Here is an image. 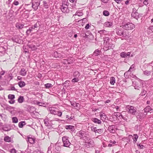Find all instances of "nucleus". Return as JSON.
<instances>
[{
    "label": "nucleus",
    "instance_id": "obj_11",
    "mask_svg": "<svg viewBox=\"0 0 153 153\" xmlns=\"http://www.w3.org/2000/svg\"><path fill=\"white\" fill-rule=\"evenodd\" d=\"M51 114L55 115L57 111V108L54 107H50L48 108Z\"/></svg>",
    "mask_w": 153,
    "mask_h": 153
},
{
    "label": "nucleus",
    "instance_id": "obj_8",
    "mask_svg": "<svg viewBox=\"0 0 153 153\" xmlns=\"http://www.w3.org/2000/svg\"><path fill=\"white\" fill-rule=\"evenodd\" d=\"M67 5L62 4L61 7V10L64 13H68L69 12V10Z\"/></svg>",
    "mask_w": 153,
    "mask_h": 153
},
{
    "label": "nucleus",
    "instance_id": "obj_51",
    "mask_svg": "<svg viewBox=\"0 0 153 153\" xmlns=\"http://www.w3.org/2000/svg\"><path fill=\"white\" fill-rule=\"evenodd\" d=\"M81 21H82V23L84 24L85 23V22H86L87 21V19L86 18H83L82 19L79 20L78 21V22H80Z\"/></svg>",
    "mask_w": 153,
    "mask_h": 153
},
{
    "label": "nucleus",
    "instance_id": "obj_15",
    "mask_svg": "<svg viewBox=\"0 0 153 153\" xmlns=\"http://www.w3.org/2000/svg\"><path fill=\"white\" fill-rule=\"evenodd\" d=\"M11 40L17 43H19L20 40L19 37L17 36H15L11 38Z\"/></svg>",
    "mask_w": 153,
    "mask_h": 153
},
{
    "label": "nucleus",
    "instance_id": "obj_62",
    "mask_svg": "<svg viewBox=\"0 0 153 153\" xmlns=\"http://www.w3.org/2000/svg\"><path fill=\"white\" fill-rule=\"evenodd\" d=\"M37 104L39 106H44V105H45V104L44 103H43L41 102H38L37 103Z\"/></svg>",
    "mask_w": 153,
    "mask_h": 153
},
{
    "label": "nucleus",
    "instance_id": "obj_49",
    "mask_svg": "<svg viewBox=\"0 0 153 153\" xmlns=\"http://www.w3.org/2000/svg\"><path fill=\"white\" fill-rule=\"evenodd\" d=\"M55 115H56L59 117H61L62 115V112L60 111H57Z\"/></svg>",
    "mask_w": 153,
    "mask_h": 153
},
{
    "label": "nucleus",
    "instance_id": "obj_18",
    "mask_svg": "<svg viewBox=\"0 0 153 153\" xmlns=\"http://www.w3.org/2000/svg\"><path fill=\"white\" fill-rule=\"evenodd\" d=\"M64 61H67V63L69 64H72L74 61V59L72 57L68 58V59H65Z\"/></svg>",
    "mask_w": 153,
    "mask_h": 153
},
{
    "label": "nucleus",
    "instance_id": "obj_34",
    "mask_svg": "<svg viewBox=\"0 0 153 153\" xmlns=\"http://www.w3.org/2000/svg\"><path fill=\"white\" fill-rule=\"evenodd\" d=\"M115 82V79L114 77H111L110 79V83L111 84L114 85Z\"/></svg>",
    "mask_w": 153,
    "mask_h": 153
},
{
    "label": "nucleus",
    "instance_id": "obj_52",
    "mask_svg": "<svg viewBox=\"0 0 153 153\" xmlns=\"http://www.w3.org/2000/svg\"><path fill=\"white\" fill-rule=\"evenodd\" d=\"M100 116L101 118V119L102 117L103 118L105 119V118L106 117V115L104 113L100 114Z\"/></svg>",
    "mask_w": 153,
    "mask_h": 153
},
{
    "label": "nucleus",
    "instance_id": "obj_22",
    "mask_svg": "<svg viewBox=\"0 0 153 153\" xmlns=\"http://www.w3.org/2000/svg\"><path fill=\"white\" fill-rule=\"evenodd\" d=\"M135 130L136 131H141L142 130V126L140 125H137L135 126Z\"/></svg>",
    "mask_w": 153,
    "mask_h": 153
},
{
    "label": "nucleus",
    "instance_id": "obj_59",
    "mask_svg": "<svg viewBox=\"0 0 153 153\" xmlns=\"http://www.w3.org/2000/svg\"><path fill=\"white\" fill-rule=\"evenodd\" d=\"M98 33L100 34L106 32V31L105 30H100L98 31Z\"/></svg>",
    "mask_w": 153,
    "mask_h": 153
},
{
    "label": "nucleus",
    "instance_id": "obj_17",
    "mask_svg": "<svg viewBox=\"0 0 153 153\" xmlns=\"http://www.w3.org/2000/svg\"><path fill=\"white\" fill-rule=\"evenodd\" d=\"M19 74L22 76H25L26 75L27 71L25 68H22L21 69Z\"/></svg>",
    "mask_w": 153,
    "mask_h": 153
},
{
    "label": "nucleus",
    "instance_id": "obj_43",
    "mask_svg": "<svg viewBox=\"0 0 153 153\" xmlns=\"http://www.w3.org/2000/svg\"><path fill=\"white\" fill-rule=\"evenodd\" d=\"M44 122L46 126H50L49 123H48V119H46L44 120Z\"/></svg>",
    "mask_w": 153,
    "mask_h": 153
},
{
    "label": "nucleus",
    "instance_id": "obj_37",
    "mask_svg": "<svg viewBox=\"0 0 153 153\" xmlns=\"http://www.w3.org/2000/svg\"><path fill=\"white\" fill-rule=\"evenodd\" d=\"M4 140L6 142H10L11 138L8 136L5 137L4 138Z\"/></svg>",
    "mask_w": 153,
    "mask_h": 153
},
{
    "label": "nucleus",
    "instance_id": "obj_42",
    "mask_svg": "<svg viewBox=\"0 0 153 153\" xmlns=\"http://www.w3.org/2000/svg\"><path fill=\"white\" fill-rule=\"evenodd\" d=\"M12 119L13 123H17L18 122V119L16 117H13Z\"/></svg>",
    "mask_w": 153,
    "mask_h": 153
},
{
    "label": "nucleus",
    "instance_id": "obj_12",
    "mask_svg": "<svg viewBox=\"0 0 153 153\" xmlns=\"http://www.w3.org/2000/svg\"><path fill=\"white\" fill-rule=\"evenodd\" d=\"M116 128L115 126L114 125L109 126L108 128V130L110 133H114L115 131Z\"/></svg>",
    "mask_w": 153,
    "mask_h": 153
},
{
    "label": "nucleus",
    "instance_id": "obj_7",
    "mask_svg": "<svg viewBox=\"0 0 153 153\" xmlns=\"http://www.w3.org/2000/svg\"><path fill=\"white\" fill-rule=\"evenodd\" d=\"M85 145L87 148L93 147L94 145V142L92 139H89L85 142Z\"/></svg>",
    "mask_w": 153,
    "mask_h": 153
},
{
    "label": "nucleus",
    "instance_id": "obj_48",
    "mask_svg": "<svg viewBox=\"0 0 153 153\" xmlns=\"http://www.w3.org/2000/svg\"><path fill=\"white\" fill-rule=\"evenodd\" d=\"M103 14L105 16H108L109 14V12L107 10H104L103 12Z\"/></svg>",
    "mask_w": 153,
    "mask_h": 153
},
{
    "label": "nucleus",
    "instance_id": "obj_9",
    "mask_svg": "<svg viewBox=\"0 0 153 153\" xmlns=\"http://www.w3.org/2000/svg\"><path fill=\"white\" fill-rule=\"evenodd\" d=\"M106 44H105L104 47L106 48V50L113 49L114 47V45L112 44L111 42L108 43H106Z\"/></svg>",
    "mask_w": 153,
    "mask_h": 153
},
{
    "label": "nucleus",
    "instance_id": "obj_61",
    "mask_svg": "<svg viewBox=\"0 0 153 153\" xmlns=\"http://www.w3.org/2000/svg\"><path fill=\"white\" fill-rule=\"evenodd\" d=\"M137 145L138 146L140 147V149H143L144 147L143 145L141 144L137 143Z\"/></svg>",
    "mask_w": 153,
    "mask_h": 153
},
{
    "label": "nucleus",
    "instance_id": "obj_44",
    "mask_svg": "<svg viewBox=\"0 0 153 153\" xmlns=\"http://www.w3.org/2000/svg\"><path fill=\"white\" fill-rule=\"evenodd\" d=\"M43 4L44 7H45V8L46 9H47L49 7V6L47 3V2L45 1H43Z\"/></svg>",
    "mask_w": 153,
    "mask_h": 153
},
{
    "label": "nucleus",
    "instance_id": "obj_63",
    "mask_svg": "<svg viewBox=\"0 0 153 153\" xmlns=\"http://www.w3.org/2000/svg\"><path fill=\"white\" fill-rule=\"evenodd\" d=\"M91 130L92 131L94 132L95 133H96L97 128L96 127H93L91 128Z\"/></svg>",
    "mask_w": 153,
    "mask_h": 153
},
{
    "label": "nucleus",
    "instance_id": "obj_14",
    "mask_svg": "<svg viewBox=\"0 0 153 153\" xmlns=\"http://www.w3.org/2000/svg\"><path fill=\"white\" fill-rule=\"evenodd\" d=\"M126 111H123L121 113H119L118 112H117V114L118 113L119 116H118L120 117H121L123 119H124L125 120H127V118L126 117H125V116H124V115L126 114Z\"/></svg>",
    "mask_w": 153,
    "mask_h": 153
},
{
    "label": "nucleus",
    "instance_id": "obj_38",
    "mask_svg": "<svg viewBox=\"0 0 153 153\" xmlns=\"http://www.w3.org/2000/svg\"><path fill=\"white\" fill-rule=\"evenodd\" d=\"M80 76L79 73L78 71H76L74 73L73 76L78 78Z\"/></svg>",
    "mask_w": 153,
    "mask_h": 153
},
{
    "label": "nucleus",
    "instance_id": "obj_13",
    "mask_svg": "<svg viewBox=\"0 0 153 153\" xmlns=\"http://www.w3.org/2000/svg\"><path fill=\"white\" fill-rule=\"evenodd\" d=\"M130 52L126 53L125 52H123L120 53V56L122 58H126L127 56L129 57L130 55Z\"/></svg>",
    "mask_w": 153,
    "mask_h": 153
},
{
    "label": "nucleus",
    "instance_id": "obj_55",
    "mask_svg": "<svg viewBox=\"0 0 153 153\" xmlns=\"http://www.w3.org/2000/svg\"><path fill=\"white\" fill-rule=\"evenodd\" d=\"M71 105L73 106L74 107H77L78 105L79 104V103H76L75 102H73V103H72V102H71Z\"/></svg>",
    "mask_w": 153,
    "mask_h": 153
},
{
    "label": "nucleus",
    "instance_id": "obj_41",
    "mask_svg": "<svg viewBox=\"0 0 153 153\" xmlns=\"http://www.w3.org/2000/svg\"><path fill=\"white\" fill-rule=\"evenodd\" d=\"M33 29V27H29V29L26 31V33L27 35H28L32 31V29Z\"/></svg>",
    "mask_w": 153,
    "mask_h": 153
},
{
    "label": "nucleus",
    "instance_id": "obj_45",
    "mask_svg": "<svg viewBox=\"0 0 153 153\" xmlns=\"http://www.w3.org/2000/svg\"><path fill=\"white\" fill-rule=\"evenodd\" d=\"M143 72L145 75L148 76L150 74L151 72L150 71H145Z\"/></svg>",
    "mask_w": 153,
    "mask_h": 153
},
{
    "label": "nucleus",
    "instance_id": "obj_39",
    "mask_svg": "<svg viewBox=\"0 0 153 153\" xmlns=\"http://www.w3.org/2000/svg\"><path fill=\"white\" fill-rule=\"evenodd\" d=\"M5 109L6 110H8L11 113H12V111L11 110V109H13V108L10 106H7L5 108Z\"/></svg>",
    "mask_w": 153,
    "mask_h": 153
},
{
    "label": "nucleus",
    "instance_id": "obj_47",
    "mask_svg": "<svg viewBox=\"0 0 153 153\" xmlns=\"http://www.w3.org/2000/svg\"><path fill=\"white\" fill-rule=\"evenodd\" d=\"M65 128L67 129H72L74 128V126L71 125L66 126Z\"/></svg>",
    "mask_w": 153,
    "mask_h": 153
},
{
    "label": "nucleus",
    "instance_id": "obj_35",
    "mask_svg": "<svg viewBox=\"0 0 153 153\" xmlns=\"http://www.w3.org/2000/svg\"><path fill=\"white\" fill-rule=\"evenodd\" d=\"M144 111L146 112H149L152 110V108L149 106H148L144 109Z\"/></svg>",
    "mask_w": 153,
    "mask_h": 153
},
{
    "label": "nucleus",
    "instance_id": "obj_23",
    "mask_svg": "<svg viewBox=\"0 0 153 153\" xmlns=\"http://www.w3.org/2000/svg\"><path fill=\"white\" fill-rule=\"evenodd\" d=\"M101 51L99 49L96 50L94 52L93 54V55H94L95 56H97L99 55H100L101 54Z\"/></svg>",
    "mask_w": 153,
    "mask_h": 153
},
{
    "label": "nucleus",
    "instance_id": "obj_28",
    "mask_svg": "<svg viewBox=\"0 0 153 153\" xmlns=\"http://www.w3.org/2000/svg\"><path fill=\"white\" fill-rule=\"evenodd\" d=\"M143 115V114L142 113L140 112L139 113H138V114L136 116V117L137 119L140 120L142 119Z\"/></svg>",
    "mask_w": 153,
    "mask_h": 153
},
{
    "label": "nucleus",
    "instance_id": "obj_30",
    "mask_svg": "<svg viewBox=\"0 0 153 153\" xmlns=\"http://www.w3.org/2000/svg\"><path fill=\"white\" fill-rule=\"evenodd\" d=\"M83 15V13L82 12H79V11H77L75 14L73 16H81Z\"/></svg>",
    "mask_w": 153,
    "mask_h": 153
},
{
    "label": "nucleus",
    "instance_id": "obj_1",
    "mask_svg": "<svg viewBox=\"0 0 153 153\" xmlns=\"http://www.w3.org/2000/svg\"><path fill=\"white\" fill-rule=\"evenodd\" d=\"M126 109L128 113L133 115H136L137 114V109L136 108L133 106L130 105H127L126 107Z\"/></svg>",
    "mask_w": 153,
    "mask_h": 153
},
{
    "label": "nucleus",
    "instance_id": "obj_58",
    "mask_svg": "<svg viewBox=\"0 0 153 153\" xmlns=\"http://www.w3.org/2000/svg\"><path fill=\"white\" fill-rule=\"evenodd\" d=\"M51 146H49L48 148V153H51L52 152L51 151Z\"/></svg>",
    "mask_w": 153,
    "mask_h": 153
},
{
    "label": "nucleus",
    "instance_id": "obj_27",
    "mask_svg": "<svg viewBox=\"0 0 153 153\" xmlns=\"http://www.w3.org/2000/svg\"><path fill=\"white\" fill-rule=\"evenodd\" d=\"M27 46L33 51L35 50L36 49V46L33 44H28Z\"/></svg>",
    "mask_w": 153,
    "mask_h": 153
},
{
    "label": "nucleus",
    "instance_id": "obj_3",
    "mask_svg": "<svg viewBox=\"0 0 153 153\" xmlns=\"http://www.w3.org/2000/svg\"><path fill=\"white\" fill-rule=\"evenodd\" d=\"M40 3V0H33L32 3L31 7L34 10H36L38 9Z\"/></svg>",
    "mask_w": 153,
    "mask_h": 153
},
{
    "label": "nucleus",
    "instance_id": "obj_40",
    "mask_svg": "<svg viewBox=\"0 0 153 153\" xmlns=\"http://www.w3.org/2000/svg\"><path fill=\"white\" fill-rule=\"evenodd\" d=\"M45 87V88L48 89L51 87L53 86L52 85L49 83H48L46 84H45L44 85Z\"/></svg>",
    "mask_w": 153,
    "mask_h": 153
},
{
    "label": "nucleus",
    "instance_id": "obj_33",
    "mask_svg": "<svg viewBox=\"0 0 153 153\" xmlns=\"http://www.w3.org/2000/svg\"><path fill=\"white\" fill-rule=\"evenodd\" d=\"M41 25V23L40 22L38 21L34 25L33 27V29H34L38 27Z\"/></svg>",
    "mask_w": 153,
    "mask_h": 153
},
{
    "label": "nucleus",
    "instance_id": "obj_36",
    "mask_svg": "<svg viewBox=\"0 0 153 153\" xmlns=\"http://www.w3.org/2000/svg\"><path fill=\"white\" fill-rule=\"evenodd\" d=\"M134 138H133V142L134 143H135L138 138V136L137 134H134Z\"/></svg>",
    "mask_w": 153,
    "mask_h": 153
},
{
    "label": "nucleus",
    "instance_id": "obj_10",
    "mask_svg": "<svg viewBox=\"0 0 153 153\" xmlns=\"http://www.w3.org/2000/svg\"><path fill=\"white\" fill-rule=\"evenodd\" d=\"M26 141L31 144H33L35 143V139L30 135L27 136Z\"/></svg>",
    "mask_w": 153,
    "mask_h": 153
},
{
    "label": "nucleus",
    "instance_id": "obj_4",
    "mask_svg": "<svg viewBox=\"0 0 153 153\" xmlns=\"http://www.w3.org/2000/svg\"><path fill=\"white\" fill-rule=\"evenodd\" d=\"M134 25L131 23L128 22L123 25V28L125 30H130L135 28Z\"/></svg>",
    "mask_w": 153,
    "mask_h": 153
},
{
    "label": "nucleus",
    "instance_id": "obj_31",
    "mask_svg": "<svg viewBox=\"0 0 153 153\" xmlns=\"http://www.w3.org/2000/svg\"><path fill=\"white\" fill-rule=\"evenodd\" d=\"M142 89V91L140 94V95L141 96H143L145 95L146 93V91L145 90L144 88V87H143L141 89Z\"/></svg>",
    "mask_w": 153,
    "mask_h": 153
},
{
    "label": "nucleus",
    "instance_id": "obj_32",
    "mask_svg": "<svg viewBox=\"0 0 153 153\" xmlns=\"http://www.w3.org/2000/svg\"><path fill=\"white\" fill-rule=\"evenodd\" d=\"M110 40V38L108 37H106L104 38V45L105 44H106V43H109V41Z\"/></svg>",
    "mask_w": 153,
    "mask_h": 153
},
{
    "label": "nucleus",
    "instance_id": "obj_6",
    "mask_svg": "<svg viewBox=\"0 0 153 153\" xmlns=\"http://www.w3.org/2000/svg\"><path fill=\"white\" fill-rule=\"evenodd\" d=\"M62 140L63 143V146L66 147H68L71 143L69 142L68 137L66 136H64L62 138Z\"/></svg>",
    "mask_w": 153,
    "mask_h": 153
},
{
    "label": "nucleus",
    "instance_id": "obj_5",
    "mask_svg": "<svg viewBox=\"0 0 153 153\" xmlns=\"http://www.w3.org/2000/svg\"><path fill=\"white\" fill-rule=\"evenodd\" d=\"M76 134L81 139L84 140L87 139L86 132L84 131H80L77 133Z\"/></svg>",
    "mask_w": 153,
    "mask_h": 153
},
{
    "label": "nucleus",
    "instance_id": "obj_16",
    "mask_svg": "<svg viewBox=\"0 0 153 153\" xmlns=\"http://www.w3.org/2000/svg\"><path fill=\"white\" fill-rule=\"evenodd\" d=\"M113 25V23L110 22H107L104 24V26L107 27H111Z\"/></svg>",
    "mask_w": 153,
    "mask_h": 153
},
{
    "label": "nucleus",
    "instance_id": "obj_24",
    "mask_svg": "<svg viewBox=\"0 0 153 153\" xmlns=\"http://www.w3.org/2000/svg\"><path fill=\"white\" fill-rule=\"evenodd\" d=\"M131 16L132 17H134V18L137 19L139 18V13L137 12L135 13H131Z\"/></svg>",
    "mask_w": 153,
    "mask_h": 153
},
{
    "label": "nucleus",
    "instance_id": "obj_21",
    "mask_svg": "<svg viewBox=\"0 0 153 153\" xmlns=\"http://www.w3.org/2000/svg\"><path fill=\"white\" fill-rule=\"evenodd\" d=\"M18 84L20 88L23 87H24L26 85L25 82L23 81H19L18 82Z\"/></svg>",
    "mask_w": 153,
    "mask_h": 153
},
{
    "label": "nucleus",
    "instance_id": "obj_46",
    "mask_svg": "<svg viewBox=\"0 0 153 153\" xmlns=\"http://www.w3.org/2000/svg\"><path fill=\"white\" fill-rule=\"evenodd\" d=\"M15 98V96L13 94H9L8 96V98L9 99L11 100H13Z\"/></svg>",
    "mask_w": 153,
    "mask_h": 153
},
{
    "label": "nucleus",
    "instance_id": "obj_26",
    "mask_svg": "<svg viewBox=\"0 0 153 153\" xmlns=\"http://www.w3.org/2000/svg\"><path fill=\"white\" fill-rule=\"evenodd\" d=\"M24 99L23 96H20L18 99V102L20 103H22L24 101Z\"/></svg>",
    "mask_w": 153,
    "mask_h": 153
},
{
    "label": "nucleus",
    "instance_id": "obj_50",
    "mask_svg": "<svg viewBox=\"0 0 153 153\" xmlns=\"http://www.w3.org/2000/svg\"><path fill=\"white\" fill-rule=\"evenodd\" d=\"M123 31L121 30H118L117 32V34L118 35L120 36H122L123 32Z\"/></svg>",
    "mask_w": 153,
    "mask_h": 153
},
{
    "label": "nucleus",
    "instance_id": "obj_64",
    "mask_svg": "<svg viewBox=\"0 0 153 153\" xmlns=\"http://www.w3.org/2000/svg\"><path fill=\"white\" fill-rule=\"evenodd\" d=\"M91 26L89 25V24H87L85 27V28L86 29H88Z\"/></svg>",
    "mask_w": 153,
    "mask_h": 153
},
{
    "label": "nucleus",
    "instance_id": "obj_25",
    "mask_svg": "<svg viewBox=\"0 0 153 153\" xmlns=\"http://www.w3.org/2000/svg\"><path fill=\"white\" fill-rule=\"evenodd\" d=\"M24 25L20 23H18L16 24V27L18 29H21L23 28Z\"/></svg>",
    "mask_w": 153,
    "mask_h": 153
},
{
    "label": "nucleus",
    "instance_id": "obj_56",
    "mask_svg": "<svg viewBox=\"0 0 153 153\" xmlns=\"http://www.w3.org/2000/svg\"><path fill=\"white\" fill-rule=\"evenodd\" d=\"M135 66L134 64L132 65L130 67L129 70H128V71H131L133 70V69L134 68Z\"/></svg>",
    "mask_w": 153,
    "mask_h": 153
},
{
    "label": "nucleus",
    "instance_id": "obj_60",
    "mask_svg": "<svg viewBox=\"0 0 153 153\" xmlns=\"http://www.w3.org/2000/svg\"><path fill=\"white\" fill-rule=\"evenodd\" d=\"M10 152L11 153H16V150L14 149H12L10 150Z\"/></svg>",
    "mask_w": 153,
    "mask_h": 153
},
{
    "label": "nucleus",
    "instance_id": "obj_20",
    "mask_svg": "<svg viewBox=\"0 0 153 153\" xmlns=\"http://www.w3.org/2000/svg\"><path fill=\"white\" fill-rule=\"evenodd\" d=\"M92 120L96 123H98V124H101V121L96 118H93L92 119Z\"/></svg>",
    "mask_w": 153,
    "mask_h": 153
},
{
    "label": "nucleus",
    "instance_id": "obj_53",
    "mask_svg": "<svg viewBox=\"0 0 153 153\" xmlns=\"http://www.w3.org/2000/svg\"><path fill=\"white\" fill-rule=\"evenodd\" d=\"M79 80V79L77 77H76L73 78L72 80V82H77Z\"/></svg>",
    "mask_w": 153,
    "mask_h": 153
},
{
    "label": "nucleus",
    "instance_id": "obj_54",
    "mask_svg": "<svg viewBox=\"0 0 153 153\" xmlns=\"http://www.w3.org/2000/svg\"><path fill=\"white\" fill-rule=\"evenodd\" d=\"M103 132V131L102 129H97V130L96 133H98L99 134H101Z\"/></svg>",
    "mask_w": 153,
    "mask_h": 153
},
{
    "label": "nucleus",
    "instance_id": "obj_2",
    "mask_svg": "<svg viewBox=\"0 0 153 153\" xmlns=\"http://www.w3.org/2000/svg\"><path fill=\"white\" fill-rule=\"evenodd\" d=\"M133 85L134 86V88L137 90H140L142 88L143 86V82L140 79L137 82L133 81Z\"/></svg>",
    "mask_w": 153,
    "mask_h": 153
},
{
    "label": "nucleus",
    "instance_id": "obj_57",
    "mask_svg": "<svg viewBox=\"0 0 153 153\" xmlns=\"http://www.w3.org/2000/svg\"><path fill=\"white\" fill-rule=\"evenodd\" d=\"M13 74L11 73H10L9 74V78H10V80H11L13 79Z\"/></svg>",
    "mask_w": 153,
    "mask_h": 153
},
{
    "label": "nucleus",
    "instance_id": "obj_19",
    "mask_svg": "<svg viewBox=\"0 0 153 153\" xmlns=\"http://www.w3.org/2000/svg\"><path fill=\"white\" fill-rule=\"evenodd\" d=\"M122 36L125 39H127L129 37V34L128 32H123Z\"/></svg>",
    "mask_w": 153,
    "mask_h": 153
},
{
    "label": "nucleus",
    "instance_id": "obj_29",
    "mask_svg": "<svg viewBox=\"0 0 153 153\" xmlns=\"http://www.w3.org/2000/svg\"><path fill=\"white\" fill-rule=\"evenodd\" d=\"M26 123L25 121H22L19 123L18 125L19 126L20 128H22L23 127V126L25 125Z\"/></svg>",
    "mask_w": 153,
    "mask_h": 153
}]
</instances>
